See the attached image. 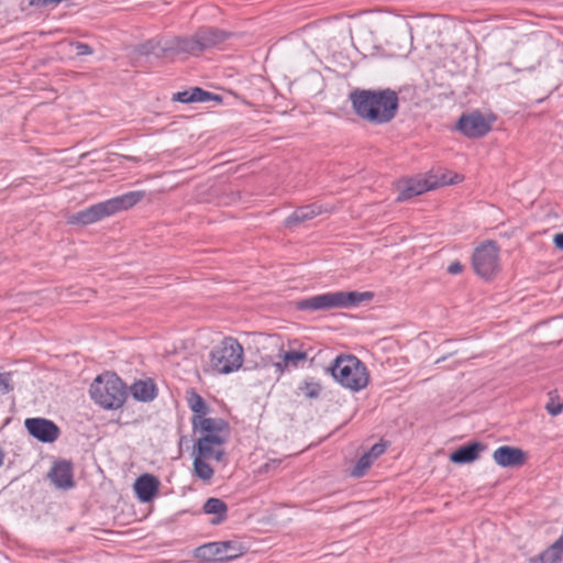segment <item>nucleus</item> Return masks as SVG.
I'll return each instance as SVG.
<instances>
[{"mask_svg":"<svg viewBox=\"0 0 563 563\" xmlns=\"http://www.w3.org/2000/svg\"><path fill=\"white\" fill-rule=\"evenodd\" d=\"M76 53L77 55H91L92 48L86 43H76Z\"/></svg>","mask_w":563,"mask_h":563,"instance_id":"nucleus-33","label":"nucleus"},{"mask_svg":"<svg viewBox=\"0 0 563 563\" xmlns=\"http://www.w3.org/2000/svg\"><path fill=\"white\" fill-rule=\"evenodd\" d=\"M225 442V439L218 437H201L194 449V455L207 461L216 460L217 462H221L224 457L222 446Z\"/></svg>","mask_w":563,"mask_h":563,"instance_id":"nucleus-13","label":"nucleus"},{"mask_svg":"<svg viewBox=\"0 0 563 563\" xmlns=\"http://www.w3.org/2000/svg\"><path fill=\"white\" fill-rule=\"evenodd\" d=\"M195 474L202 481H210L214 474L213 468L207 463V460L195 455L194 459Z\"/></svg>","mask_w":563,"mask_h":563,"instance_id":"nucleus-25","label":"nucleus"},{"mask_svg":"<svg viewBox=\"0 0 563 563\" xmlns=\"http://www.w3.org/2000/svg\"><path fill=\"white\" fill-rule=\"evenodd\" d=\"M24 424L27 432L41 442L52 443L59 437V428L45 418H29Z\"/></svg>","mask_w":563,"mask_h":563,"instance_id":"nucleus-12","label":"nucleus"},{"mask_svg":"<svg viewBox=\"0 0 563 563\" xmlns=\"http://www.w3.org/2000/svg\"><path fill=\"white\" fill-rule=\"evenodd\" d=\"M443 360H445V357H442V358L437 360V362H435V363H440V362H442Z\"/></svg>","mask_w":563,"mask_h":563,"instance_id":"nucleus-40","label":"nucleus"},{"mask_svg":"<svg viewBox=\"0 0 563 563\" xmlns=\"http://www.w3.org/2000/svg\"><path fill=\"white\" fill-rule=\"evenodd\" d=\"M4 454L2 450L0 449V466L3 464Z\"/></svg>","mask_w":563,"mask_h":563,"instance_id":"nucleus-39","label":"nucleus"},{"mask_svg":"<svg viewBox=\"0 0 563 563\" xmlns=\"http://www.w3.org/2000/svg\"><path fill=\"white\" fill-rule=\"evenodd\" d=\"M553 242L558 249L563 250V232L555 234Z\"/></svg>","mask_w":563,"mask_h":563,"instance_id":"nucleus-35","label":"nucleus"},{"mask_svg":"<svg viewBox=\"0 0 563 563\" xmlns=\"http://www.w3.org/2000/svg\"><path fill=\"white\" fill-rule=\"evenodd\" d=\"M527 563H543V561L541 560V555L539 554L537 556L530 558Z\"/></svg>","mask_w":563,"mask_h":563,"instance_id":"nucleus-37","label":"nucleus"},{"mask_svg":"<svg viewBox=\"0 0 563 563\" xmlns=\"http://www.w3.org/2000/svg\"><path fill=\"white\" fill-rule=\"evenodd\" d=\"M278 463H279L278 461H272L271 463H266V464L264 465V467L267 470V468H269V467H271V465H274V466H275V465H277Z\"/></svg>","mask_w":563,"mask_h":563,"instance_id":"nucleus-38","label":"nucleus"},{"mask_svg":"<svg viewBox=\"0 0 563 563\" xmlns=\"http://www.w3.org/2000/svg\"><path fill=\"white\" fill-rule=\"evenodd\" d=\"M159 481L152 474H143L134 483V490L142 503L151 501L158 492Z\"/></svg>","mask_w":563,"mask_h":563,"instance_id":"nucleus-17","label":"nucleus"},{"mask_svg":"<svg viewBox=\"0 0 563 563\" xmlns=\"http://www.w3.org/2000/svg\"><path fill=\"white\" fill-rule=\"evenodd\" d=\"M373 298L369 291H335L316 295L307 299L299 300L296 307L299 310H329L334 308H351L357 306L362 301Z\"/></svg>","mask_w":563,"mask_h":563,"instance_id":"nucleus-4","label":"nucleus"},{"mask_svg":"<svg viewBox=\"0 0 563 563\" xmlns=\"http://www.w3.org/2000/svg\"><path fill=\"white\" fill-rule=\"evenodd\" d=\"M484 448L485 446L479 442L468 443L455 450L450 455V460L456 464L473 462L478 457L479 452L483 451Z\"/></svg>","mask_w":563,"mask_h":563,"instance_id":"nucleus-20","label":"nucleus"},{"mask_svg":"<svg viewBox=\"0 0 563 563\" xmlns=\"http://www.w3.org/2000/svg\"><path fill=\"white\" fill-rule=\"evenodd\" d=\"M473 267L485 279L493 278L499 272V247L496 242L487 241L475 249Z\"/></svg>","mask_w":563,"mask_h":563,"instance_id":"nucleus-10","label":"nucleus"},{"mask_svg":"<svg viewBox=\"0 0 563 563\" xmlns=\"http://www.w3.org/2000/svg\"><path fill=\"white\" fill-rule=\"evenodd\" d=\"M196 34L202 52L217 46L218 44L224 42L228 37V33L213 27L199 29Z\"/></svg>","mask_w":563,"mask_h":563,"instance_id":"nucleus-19","label":"nucleus"},{"mask_svg":"<svg viewBox=\"0 0 563 563\" xmlns=\"http://www.w3.org/2000/svg\"><path fill=\"white\" fill-rule=\"evenodd\" d=\"M321 213V207L317 205L303 206L295 210L286 220L285 225L292 228L299 223L313 219Z\"/></svg>","mask_w":563,"mask_h":563,"instance_id":"nucleus-22","label":"nucleus"},{"mask_svg":"<svg viewBox=\"0 0 563 563\" xmlns=\"http://www.w3.org/2000/svg\"><path fill=\"white\" fill-rule=\"evenodd\" d=\"M91 398L104 409L120 408L126 397L125 387L115 374L99 375L89 389Z\"/></svg>","mask_w":563,"mask_h":563,"instance_id":"nucleus-5","label":"nucleus"},{"mask_svg":"<svg viewBox=\"0 0 563 563\" xmlns=\"http://www.w3.org/2000/svg\"><path fill=\"white\" fill-rule=\"evenodd\" d=\"M14 388L12 374L10 372H0V395H5Z\"/></svg>","mask_w":563,"mask_h":563,"instance_id":"nucleus-30","label":"nucleus"},{"mask_svg":"<svg viewBox=\"0 0 563 563\" xmlns=\"http://www.w3.org/2000/svg\"><path fill=\"white\" fill-rule=\"evenodd\" d=\"M165 51L177 54L187 53L190 55H198L202 52L196 33L189 37L173 38L165 47Z\"/></svg>","mask_w":563,"mask_h":563,"instance_id":"nucleus-18","label":"nucleus"},{"mask_svg":"<svg viewBox=\"0 0 563 563\" xmlns=\"http://www.w3.org/2000/svg\"><path fill=\"white\" fill-rule=\"evenodd\" d=\"M349 99L355 114L369 123H387L395 118L398 109V96L391 89L356 88L350 92Z\"/></svg>","mask_w":563,"mask_h":563,"instance_id":"nucleus-1","label":"nucleus"},{"mask_svg":"<svg viewBox=\"0 0 563 563\" xmlns=\"http://www.w3.org/2000/svg\"><path fill=\"white\" fill-rule=\"evenodd\" d=\"M243 547L238 541L209 542L195 549L196 559L203 562H222L236 559L243 554Z\"/></svg>","mask_w":563,"mask_h":563,"instance_id":"nucleus-8","label":"nucleus"},{"mask_svg":"<svg viewBox=\"0 0 563 563\" xmlns=\"http://www.w3.org/2000/svg\"><path fill=\"white\" fill-rule=\"evenodd\" d=\"M330 372L338 383L353 391L365 388L369 382L366 366L354 355L338 356Z\"/></svg>","mask_w":563,"mask_h":563,"instance_id":"nucleus-3","label":"nucleus"},{"mask_svg":"<svg viewBox=\"0 0 563 563\" xmlns=\"http://www.w3.org/2000/svg\"><path fill=\"white\" fill-rule=\"evenodd\" d=\"M152 49H153V45L151 42L145 43V44L141 45V47H140V52L142 54H150L152 52Z\"/></svg>","mask_w":563,"mask_h":563,"instance_id":"nucleus-36","label":"nucleus"},{"mask_svg":"<svg viewBox=\"0 0 563 563\" xmlns=\"http://www.w3.org/2000/svg\"><path fill=\"white\" fill-rule=\"evenodd\" d=\"M189 408L196 413L195 416H202L206 413V402L200 395L191 393L188 397Z\"/></svg>","mask_w":563,"mask_h":563,"instance_id":"nucleus-28","label":"nucleus"},{"mask_svg":"<svg viewBox=\"0 0 563 563\" xmlns=\"http://www.w3.org/2000/svg\"><path fill=\"white\" fill-rule=\"evenodd\" d=\"M48 477L57 488H71L74 486L71 463L64 460L56 462L51 468Z\"/></svg>","mask_w":563,"mask_h":563,"instance_id":"nucleus-16","label":"nucleus"},{"mask_svg":"<svg viewBox=\"0 0 563 563\" xmlns=\"http://www.w3.org/2000/svg\"><path fill=\"white\" fill-rule=\"evenodd\" d=\"M298 389L305 397L314 399L318 398L321 393V385L313 379H306L299 385Z\"/></svg>","mask_w":563,"mask_h":563,"instance_id":"nucleus-27","label":"nucleus"},{"mask_svg":"<svg viewBox=\"0 0 563 563\" xmlns=\"http://www.w3.org/2000/svg\"><path fill=\"white\" fill-rule=\"evenodd\" d=\"M493 459L499 466L517 467L525 463L526 454L519 448L504 445L494 451Z\"/></svg>","mask_w":563,"mask_h":563,"instance_id":"nucleus-15","label":"nucleus"},{"mask_svg":"<svg viewBox=\"0 0 563 563\" xmlns=\"http://www.w3.org/2000/svg\"><path fill=\"white\" fill-rule=\"evenodd\" d=\"M540 555L543 563H559L562 560L563 550L554 542L541 552Z\"/></svg>","mask_w":563,"mask_h":563,"instance_id":"nucleus-26","label":"nucleus"},{"mask_svg":"<svg viewBox=\"0 0 563 563\" xmlns=\"http://www.w3.org/2000/svg\"><path fill=\"white\" fill-rule=\"evenodd\" d=\"M385 448L386 446L384 443H376L371 448L367 454L375 461L379 455L384 453Z\"/></svg>","mask_w":563,"mask_h":563,"instance_id":"nucleus-32","label":"nucleus"},{"mask_svg":"<svg viewBox=\"0 0 563 563\" xmlns=\"http://www.w3.org/2000/svg\"><path fill=\"white\" fill-rule=\"evenodd\" d=\"M268 344L277 349L279 361L274 363L275 372L282 375L284 372L299 367L308 358V353L301 349L297 340L285 344L278 335H269Z\"/></svg>","mask_w":563,"mask_h":563,"instance_id":"nucleus-7","label":"nucleus"},{"mask_svg":"<svg viewBox=\"0 0 563 563\" xmlns=\"http://www.w3.org/2000/svg\"><path fill=\"white\" fill-rule=\"evenodd\" d=\"M461 179L462 177H460L457 174H454V176L443 174L441 177L437 175H430L427 178L407 179L398 195L397 200L405 201L428 190H432L439 186L456 184L461 181Z\"/></svg>","mask_w":563,"mask_h":563,"instance_id":"nucleus-9","label":"nucleus"},{"mask_svg":"<svg viewBox=\"0 0 563 563\" xmlns=\"http://www.w3.org/2000/svg\"><path fill=\"white\" fill-rule=\"evenodd\" d=\"M244 361V349L232 336L224 338L210 352V365L219 374H230L241 368Z\"/></svg>","mask_w":563,"mask_h":563,"instance_id":"nucleus-6","label":"nucleus"},{"mask_svg":"<svg viewBox=\"0 0 563 563\" xmlns=\"http://www.w3.org/2000/svg\"><path fill=\"white\" fill-rule=\"evenodd\" d=\"M545 409L548 410V412L552 416H558L559 413H561L562 409H563V404L561 402H555L553 399H551L547 406H545Z\"/></svg>","mask_w":563,"mask_h":563,"instance_id":"nucleus-31","label":"nucleus"},{"mask_svg":"<svg viewBox=\"0 0 563 563\" xmlns=\"http://www.w3.org/2000/svg\"><path fill=\"white\" fill-rule=\"evenodd\" d=\"M144 197L145 192L142 190L130 191L80 210L71 214L68 222L71 224L88 225L113 216L117 212L132 208Z\"/></svg>","mask_w":563,"mask_h":563,"instance_id":"nucleus-2","label":"nucleus"},{"mask_svg":"<svg viewBox=\"0 0 563 563\" xmlns=\"http://www.w3.org/2000/svg\"><path fill=\"white\" fill-rule=\"evenodd\" d=\"M462 271H463V265L460 262H453L448 267V272L452 275L460 274Z\"/></svg>","mask_w":563,"mask_h":563,"instance_id":"nucleus-34","label":"nucleus"},{"mask_svg":"<svg viewBox=\"0 0 563 563\" xmlns=\"http://www.w3.org/2000/svg\"><path fill=\"white\" fill-rule=\"evenodd\" d=\"M131 394L141 401H151L156 396L155 385L152 380H139L131 386Z\"/></svg>","mask_w":563,"mask_h":563,"instance_id":"nucleus-23","label":"nucleus"},{"mask_svg":"<svg viewBox=\"0 0 563 563\" xmlns=\"http://www.w3.org/2000/svg\"><path fill=\"white\" fill-rule=\"evenodd\" d=\"M192 426L195 430L203 433L202 437H218L228 440L229 426L221 418H206L203 416H194Z\"/></svg>","mask_w":563,"mask_h":563,"instance_id":"nucleus-14","label":"nucleus"},{"mask_svg":"<svg viewBox=\"0 0 563 563\" xmlns=\"http://www.w3.org/2000/svg\"><path fill=\"white\" fill-rule=\"evenodd\" d=\"M211 99L220 100V98L218 96H213L212 93H210L199 87H195L189 90L179 91V92L175 93L173 97V100L179 101L183 103L206 102Z\"/></svg>","mask_w":563,"mask_h":563,"instance_id":"nucleus-21","label":"nucleus"},{"mask_svg":"<svg viewBox=\"0 0 563 563\" xmlns=\"http://www.w3.org/2000/svg\"><path fill=\"white\" fill-rule=\"evenodd\" d=\"M373 462L374 460L366 452L357 461L355 467L352 471V475L355 477H362L369 468Z\"/></svg>","mask_w":563,"mask_h":563,"instance_id":"nucleus-29","label":"nucleus"},{"mask_svg":"<svg viewBox=\"0 0 563 563\" xmlns=\"http://www.w3.org/2000/svg\"><path fill=\"white\" fill-rule=\"evenodd\" d=\"M457 126L468 137H481L490 131L492 121L479 112H472L463 114Z\"/></svg>","mask_w":563,"mask_h":563,"instance_id":"nucleus-11","label":"nucleus"},{"mask_svg":"<svg viewBox=\"0 0 563 563\" xmlns=\"http://www.w3.org/2000/svg\"><path fill=\"white\" fill-rule=\"evenodd\" d=\"M203 510L206 514L218 515V520H213V523H218L225 518L228 506L227 504L219 498H209L203 505Z\"/></svg>","mask_w":563,"mask_h":563,"instance_id":"nucleus-24","label":"nucleus"}]
</instances>
